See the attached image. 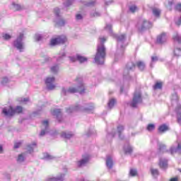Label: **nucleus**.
<instances>
[{
    "instance_id": "nucleus-1",
    "label": "nucleus",
    "mask_w": 181,
    "mask_h": 181,
    "mask_svg": "<svg viewBox=\"0 0 181 181\" xmlns=\"http://www.w3.org/2000/svg\"><path fill=\"white\" fill-rule=\"evenodd\" d=\"M84 91H86V87L84 86V83H83V79L81 78H77L74 86H70L67 89L62 88V94L63 95H67V94H74V93L83 94Z\"/></svg>"
},
{
    "instance_id": "nucleus-2",
    "label": "nucleus",
    "mask_w": 181,
    "mask_h": 181,
    "mask_svg": "<svg viewBox=\"0 0 181 181\" xmlns=\"http://www.w3.org/2000/svg\"><path fill=\"white\" fill-rule=\"evenodd\" d=\"M107 38L102 37H99V44L98 45L97 52L95 56V63L96 64H103L105 61V47L104 43Z\"/></svg>"
},
{
    "instance_id": "nucleus-3",
    "label": "nucleus",
    "mask_w": 181,
    "mask_h": 181,
    "mask_svg": "<svg viewBox=\"0 0 181 181\" xmlns=\"http://www.w3.org/2000/svg\"><path fill=\"white\" fill-rule=\"evenodd\" d=\"M94 110V105H91L89 106L81 107L80 105L76 104L74 106L69 107L66 110L68 114H71V112H77V111H83V112H88V114L93 112Z\"/></svg>"
},
{
    "instance_id": "nucleus-4",
    "label": "nucleus",
    "mask_w": 181,
    "mask_h": 181,
    "mask_svg": "<svg viewBox=\"0 0 181 181\" xmlns=\"http://www.w3.org/2000/svg\"><path fill=\"white\" fill-rule=\"evenodd\" d=\"M22 111H23V108L21 106H17L15 110H13L12 106H8L3 108L2 114H4L5 117H12V115H13L15 112L21 114Z\"/></svg>"
},
{
    "instance_id": "nucleus-5",
    "label": "nucleus",
    "mask_w": 181,
    "mask_h": 181,
    "mask_svg": "<svg viewBox=\"0 0 181 181\" xmlns=\"http://www.w3.org/2000/svg\"><path fill=\"white\" fill-rule=\"evenodd\" d=\"M23 33H20L17 38L13 42V46L19 50V52H23L25 50V43L23 42Z\"/></svg>"
},
{
    "instance_id": "nucleus-6",
    "label": "nucleus",
    "mask_w": 181,
    "mask_h": 181,
    "mask_svg": "<svg viewBox=\"0 0 181 181\" xmlns=\"http://www.w3.org/2000/svg\"><path fill=\"white\" fill-rule=\"evenodd\" d=\"M151 27L152 23L145 18H141L137 23V28L140 32H142V30H146V29H150Z\"/></svg>"
},
{
    "instance_id": "nucleus-7",
    "label": "nucleus",
    "mask_w": 181,
    "mask_h": 181,
    "mask_svg": "<svg viewBox=\"0 0 181 181\" xmlns=\"http://www.w3.org/2000/svg\"><path fill=\"white\" fill-rule=\"evenodd\" d=\"M116 37L117 39V51L122 53L124 52V49H125L127 46V45L124 44L127 35H125V34H122L120 35H117Z\"/></svg>"
},
{
    "instance_id": "nucleus-8",
    "label": "nucleus",
    "mask_w": 181,
    "mask_h": 181,
    "mask_svg": "<svg viewBox=\"0 0 181 181\" xmlns=\"http://www.w3.org/2000/svg\"><path fill=\"white\" fill-rule=\"evenodd\" d=\"M141 103H142V94L141 93V91L136 90L133 96V100L130 103V106L135 108L136 105L141 104Z\"/></svg>"
},
{
    "instance_id": "nucleus-9",
    "label": "nucleus",
    "mask_w": 181,
    "mask_h": 181,
    "mask_svg": "<svg viewBox=\"0 0 181 181\" xmlns=\"http://www.w3.org/2000/svg\"><path fill=\"white\" fill-rule=\"evenodd\" d=\"M54 13L56 15L57 18L55 19V23L57 26H64V20L60 18V9L55 8L54 9Z\"/></svg>"
},
{
    "instance_id": "nucleus-10",
    "label": "nucleus",
    "mask_w": 181,
    "mask_h": 181,
    "mask_svg": "<svg viewBox=\"0 0 181 181\" xmlns=\"http://www.w3.org/2000/svg\"><path fill=\"white\" fill-rule=\"evenodd\" d=\"M134 70H135V64L129 62L123 72L124 78H128L129 77V71H134Z\"/></svg>"
},
{
    "instance_id": "nucleus-11",
    "label": "nucleus",
    "mask_w": 181,
    "mask_h": 181,
    "mask_svg": "<svg viewBox=\"0 0 181 181\" xmlns=\"http://www.w3.org/2000/svg\"><path fill=\"white\" fill-rule=\"evenodd\" d=\"M67 42V38L65 36H61L54 39L51 40V46H56V45H63Z\"/></svg>"
},
{
    "instance_id": "nucleus-12",
    "label": "nucleus",
    "mask_w": 181,
    "mask_h": 181,
    "mask_svg": "<svg viewBox=\"0 0 181 181\" xmlns=\"http://www.w3.org/2000/svg\"><path fill=\"white\" fill-rule=\"evenodd\" d=\"M56 78L54 76H48L45 79V84L47 86V90H54L56 88V86L53 84Z\"/></svg>"
},
{
    "instance_id": "nucleus-13",
    "label": "nucleus",
    "mask_w": 181,
    "mask_h": 181,
    "mask_svg": "<svg viewBox=\"0 0 181 181\" xmlns=\"http://www.w3.org/2000/svg\"><path fill=\"white\" fill-rule=\"evenodd\" d=\"M69 60L72 63H74V62H79V63H86V62H87V57H83L80 54H77L76 57H69Z\"/></svg>"
},
{
    "instance_id": "nucleus-14",
    "label": "nucleus",
    "mask_w": 181,
    "mask_h": 181,
    "mask_svg": "<svg viewBox=\"0 0 181 181\" xmlns=\"http://www.w3.org/2000/svg\"><path fill=\"white\" fill-rule=\"evenodd\" d=\"M89 160H90V156L86 154L83 156L82 159L77 161L76 165L78 168H82V166H86V165L88 163Z\"/></svg>"
},
{
    "instance_id": "nucleus-15",
    "label": "nucleus",
    "mask_w": 181,
    "mask_h": 181,
    "mask_svg": "<svg viewBox=\"0 0 181 181\" xmlns=\"http://www.w3.org/2000/svg\"><path fill=\"white\" fill-rule=\"evenodd\" d=\"M42 127L45 129H42L40 134V136H45L47 132H49V122L47 120H45L42 122Z\"/></svg>"
},
{
    "instance_id": "nucleus-16",
    "label": "nucleus",
    "mask_w": 181,
    "mask_h": 181,
    "mask_svg": "<svg viewBox=\"0 0 181 181\" xmlns=\"http://www.w3.org/2000/svg\"><path fill=\"white\" fill-rule=\"evenodd\" d=\"M168 40V36L166 33H163L157 37V43L159 45H163Z\"/></svg>"
},
{
    "instance_id": "nucleus-17",
    "label": "nucleus",
    "mask_w": 181,
    "mask_h": 181,
    "mask_svg": "<svg viewBox=\"0 0 181 181\" xmlns=\"http://www.w3.org/2000/svg\"><path fill=\"white\" fill-rule=\"evenodd\" d=\"M52 114L57 117L59 122H62V110L60 109H54L52 110Z\"/></svg>"
},
{
    "instance_id": "nucleus-18",
    "label": "nucleus",
    "mask_w": 181,
    "mask_h": 181,
    "mask_svg": "<svg viewBox=\"0 0 181 181\" xmlns=\"http://www.w3.org/2000/svg\"><path fill=\"white\" fill-rule=\"evenodd\" d=\"M177 112V121L178 124H181V105L178 104L175 109Z\"/></svg>"
},
{
    "instance_id": "nucleus-19",
    "label": "nucleus",
    "mask_w": 181,
    "mask_h": 181,
    "mask_svg": "<svg viewBox=\"0 0 181 181\" xmlns=\"http://www.w3.org/2000/svg\"><path fill=\"white\" fill-rule=\"evenodd\" d=\"M106 166L107 169H112V166H114V162L110 156H108L106 158Z\"/></svg>"
},
{
    "instance_id": "nucleus-20",
    "label": "nucleus",
    "mask_w": 181,
    "mask_h": 181,
    "mask_svg": "<svg viewBox=\"0 0 181 181\" xmlns=\"http://www.w3.org/2000/svg\"><path fill=\"white\" fill-rule=\"evenodd\" d=\"M61 136L65 139H70V138H73L74 136V134L71 132H62L61 133Z\"/></svg>"
},
{
    "instance_id": "nucleus-21",
    "label": "nucleus",
    "mask_w": 181,
    "mask_h": 181,
    "mask_svg": "<svg viewBox=\"0 0 181 181\" xmlns=\"http://www.w3.org/2000/svg\"><path fill=\"white\" fill-rule=\"evenodd\" d=\"M160 169H167L168 168V160L163 158L160 160V163H159Z\"/></svg>"
},
{
    "instance_id": "nucleus-22",
    "label": "nucleus",
    "mask_w": 181,
    "mask_h": 181,
    "mask_svg": "<svg viewBox=\"0 0 181 181\" xmlns=\"http://www.w3.org/2000/svg\"><path fill=\"white\" fill-rule=\"evenodd\" d=\"M64 174H61L57 177H49L47 180V181H63L64 180Z\"/></svg>"
},
{
    "instance_id": "nucleus-23",
    "label": "nucleus",
    "mask_w": 181,
    "mask_h": 181,
    "mask_svg": "<svg viewBox=\"0 0 181 181\" xmlns=\"http://www.w3.org/2000/svg\"><path fill=\"white\" fill-rule=\"evenodd\" d=\"M132 151H133L132 146H131V145H129V144L127 143L124 145V151L125 153L131 154V153H132Z\"/></svg>"
},
{
    "instance_id": "nucleus-24",
    "label": "nucleus",
    "mask_w": 181,
    "mask_h": 181,
    "mask_svg": "<svg viewBox=\"0 0 181 181\" xmlns=\"http://www.w3.org/2000/svg\"><path fill=\"white\" fill-rule=\"evenodd\" d=\"M115 104H117V100H115V98L110 99L107 103L108 109L112 110V108H114Z\"/></svg>"
},
{
    "instance_id": "nucleus-25",
    "label": "nucleus",
    "mask_w": 181,
    "mask_h": 181,
    "mask_svg": "<svg viewBox=\"0 0 181 181\" xmlns=\"http://www.w3.org/2000/svg\"><path fill=\"white\" fill-rule=\"evenodd\" d=\"M166 131H169V127L166 124L160 125L158 127V132L160 134H163V133L166 132Z\"/></svg>"
},
{
    "instance_id": "nucleus-26",
    "label": "nucleus",
    "mask_w": 181,
    "mask_h": 181,
    "mask_svg": "<svg viewBox=\"0 0 181 181\" xmlns=\"http://www.w3.org/2000/svg\"><path fill=\"white\" fill-rule=\"evenodd\" d=\"M11 9L13 11H21L22 10V6L15 2H13L11 5Z\"/></svg>"
},
{
    "instance_id": "nucleus-27",
    "label": "nucleus",
    "mask_w": 181,
    "mask_h": 181,
    "mask_svg": "<svg viewBox=\"0 0 181 181\" xmlns=\"http://www.w3.org/2000/svg\"><path fill=\"white\" fill-rule=\"evenodd\" d=\"M42 159H45V160H53V159H54V156H53L47 153H45L43 154Z\"/></svg>"
},
{
    "instance_id": "nucleus-28",
    "label": "nucleus",
    "mask_w": 181,
    "mask_h": 181,
    "mask_svg": "<svg viewBox=\"0 0 181 181\" xmlns=\"http://www.w3.org/2000/svg\"><path fill=\"white\" fill-rule=\"evenodd\" d=\"M50 71L52 74H57V73H59V65L56 64L51 66Z\"/></svg>"
},
{
    "instance_id": "nucleus-29",
    "label": "nucleus",
    "mask_w": 181,
    "mask_h": 181,
    "mask_svg": "<svg viewBox=\"0 0 181 181\" xmlns=\"http://www.w3.org/2000/svg\"><path fill=\"white\" fill-rule=\"evenodd\" d=\"M124 127L123 125H119L117 126V132L119 134V138H120V139H123L124 136H121L122 132H124Z\"/></svg>"
},
{
    "instance_id": "nucleus-30",
    "label": "nucleus",
    "mask_w": 181,
    "mask_h": 181,
    "mask_svg": "<svg viewBox=\"0 0 181 181\" xmlns=\"http://www.w3.org/2000/svg\"><path fill=\"white\" fill-rule=\"evenodd\" d=\"M136 66L137 67H139V70H141V71L143 70H145V63L142 61H139L136 62Z\"/></svg>"
},
{
    "instance_id": "nucleus-31",
    "label": "nucleus",
    "mask_w": 181,
    "mask_h": 181,
    "mask_svg": "<svg viewBox=\"0 0 181 181\" xmlns=\"http://www.w3.org/2000/svg\"><path fill=\"white\" fill-rule=\"evenodd\" d=\"M25 161V153L19 154L17 158V162L18 163H22V162Z\"/></svg>"
},
{
    "instance_id": "nucleus-32",
    "label": "nucleus",
    "mask_w": 181,
    "mask_h": 181,
    "mask_svg": "<svg viewBox=\"0 0 181 181\" xmlns=\"http://www.w3.org/2000/svg\"><path fill=\"white\" fill-rule=\"evenodd\" d=\"M129 11L132 13H135V12H138V6H135V5H132L130 6L129 7Z\"/></svg>"
},
{
    "instance_id": "nucleus-33",
    "label": "nucleus",
    "mask_w": 181,
    "mask_h": 181,
    "mask_svg": "<svg viewBox=\"0 0 181 181\" xmlns=\"http://www.w3.org/2000/svg\"><path fill=\"white\" fill-rule=\"evenodd\" d=\"M63 57H66V52L64 51H62L59 53V56L57 59V62H60L62 60H63Z\"/></svg>"
},
{
    "instance_id": "nucleus-34",
    "label": "nucleus",
    "mask_w": 181,
    "mask_h": 181,
    "mask_svg": "<svg viewBox=\"0 0 181 181\" xmlns=\"http://www.w3.org/2000/svg\"><path fill=\"white\" fill-rule=\"evenodd\" d=\"M163 86V83L162 82H156L155 86H153L154 90H160L162 89V86Z\"/></svg>"
},
{
    "instance_id": "nucleus-35",
    "label": "nucleus",
    "mask_w": 181,
    "mask_h": 181,
    "mask_svg": "<svg viewBox=\"0 0 181 181\" xmlns=\"http://www.w3.org/2000/svg\"><path fill=\"white\" fill-rule=\"evenodd\" d=\"M153 15L154 16H159L160 15V10L159 8H153L152 9Z\"/></svg>"
},
{
    "instance_id": "nucleus-36",
    "label": "nucleus",
    "mask_w": 181,
    "mask_h": 181,
    "mask_svg": "<svg viewBox=\"0 0 181 181\" xmlns=\"http://www.w3.org/2000/svg\"><path fill=\"white\" fill-rule=\"evenodd\" d=\"M173 40L174 42H177V43H181V35L179 34H175L173 36Z\"/></svg>"
},
{
    "instance_id": "nucleus-37",
    "label": "nucleus",
    "mask_w": 181,
    "mask_h": 181,
    "mask_svg": "<svg viewBox=\"0 0 181 181\" xmlns=\"http://www.w3.org/2000/svg\"><path fill=\"white\" fill-rule=\"evenodd\" d=\"M147 131H148L149 132H152V131H153L155 129V124H148L147 127H146Z\"/></svg>"
},
{
    "instance_id": "nucleus-38",
    "label": "nucleus",
    "mask_w": 181,
    "mask_h": 181,
    "mask_svg": "<svg viewBox=\"0 0 181 181\" xmlns=\"http://www.w3.org/2000/svg\"><path fill=\"white\" fill-rule=\"evenodd\" d=\"M151 175L154 176V177H156L159 175V171L158 170V169L151 168Z\"/></svg>"
},
{
    "instance_id": "nucleus-39",
    "label": "nucleus",
    "mask_w": 181,
    "mask_h": 181,
    "mask_svg": "<svg viewBox=\"0 0 181 181\" xmlns=\"http://www.w3.org/2000/svg\"><path fill=\"white\" fill-rule=\"evenodd\" d=\"M174 54L177 57H179V56H181V49L180 48H175L174 49Z\"/></svg>"
},
{
    "instance_id": "nucleus-40",
    "label": "nucleus",
    "mask_w": 181,
    "mask_h": 181,
    "mask_svg": "<svg viewBox=\"0 0 181 181\" xmlns=\"http://www.w3.org/2000/svg\"><path fill=\"white\" fill-rule=\"evenodd\" d=\"M1 84H3V86H5V84H7V83H9V78H8V77L6 76L3 77L1 78Z\"/></svg>"
},
{
    "instance_id": "nucleus-41",
    "label": "nucleus",
    "mask_w": 181,
    "mask_h": 181,
    "mask_svg": "<svg viewBox=\"0 0 181 181\" xmlns=\"http://www.w3.org/2000/svg\"><path fill=\"white\" fill-rule=\"evenodd\" d=\"M18 101L20 103H22L23 104H26V103H28L29 98H18Z\"/></svg>"
},
{
    "instance_id": "nucleus-42",
    "label": "nucleus",
    "mask_w": 181,
    "mask_h": 181,
    "mask_svg": "<svg viewBox=\"0 0 181 181\" xmlns=\"http://www.w3.org/2000/svg\"><path fill=\"white\" fill-rule=\"evenodd\" d=\"M158 148L160 151H162L163 152L165 151V149H166V146L162 143H158Z\"/></svg>"
},
{
    "instance_id": "nucleus-43",
    "label": "nucleus",
    "mask_w": 181,
    "mask_h": 181,
    "mask_svg": "<svg viewBox=\"0 0 181 181\" xmlns=\"http://www.w3.org/2000/svg\"><path fill=\"white\" fill-rule=\"evenodd\" d=\"M33 146H36V144H33V145H30L27 147V150L30 153H32V152H33Z\"/></svg>"
},
{
    "instance_id": "nucleus-44",
    "label": "nucleus",
    "mask_w": 181,
    "mask_h": 181,
    "mask_svg": "<svg viewBox=\"0 0 181 181\" xmlns=\"http://www.w3.org/2000/svg\"><path fill=\"white\" fill-rule=\"evenodd\" d=\"M171 100H172V101H178L179 100V96H177V93L173 94Z\"/></svg>"
},
{
    "instance_id": "nucleus-45",
    "label": "nucleus",
    "mask_w": 181,
    "mask_h": 181,
    "mask_svg": "<svg viewBox=\"0 0 181 181\" xmlns=\"http://www.w3.org/2000/svg\"><path fill=\"white\" fill-rule=\"evenodd\" d=\"M85 5L86 6H95V1H89L88 2L86 3Z\"/></svg>"
},
{
    "instance_id": "nucleus-46",
    "label": "nucleus",
    "mask_w": 181,
    "mask_h": 181,
    "mask_svg": "<svg viewBox=\"0 0 181 181\" xmlns=\"http://www.w3.org/2000/svg\"><path fill=\"white\" fill-rule=\"evenodd\" d=\"M159 60V58L156 57V55H153L151 57V62L152 63H156V62H158Z\"/></svg>"
},
{
    "instance_id": "nucleus-47",
    "label": "nucleus",
    "mask_w": 181,
    "mask_h": 181,
    "mask_svg": "<svg viewBox=\"0 0 181 181\" xmlns=\"http://www.w3.org/2000/svg\"><path fill=\"white\" fill-rule=\"evenodd\" d=\"M42 35L40 34H36L35 36V39L37 42H39L42 40Z\"/></svg>"
},
{
    "instance_id": "nucleus-48",
    "label": "nucleus",
    "mask_w": 181,
    "mask_h": 181,
    "mask_svg": "<svg viewBox=\"0 0 181 181\" xmlns=\"http://www.w3.org/2000/svg\"><path fill=\"white\" fill-rule=\"evenodd\" d=\"M21 145H22V142H16L14 144V149H18V148H21Z\"/></svg>"
},
{
    "instance_id": "nucleus-49",
    "label": "nucleus",
    "mask_w": 181,
    "mask_h": 181,
    "mask_svg": "<svg viewBox=\"0 0 181 181\" xmlns=\"http://www.w3.org/2000/svg\"><path fill=\"white\" fill-rule=\"evenodd\" d=\"M129 173H130L131 176H136V170L132 169V170H130Z\"/></svg>"
},
{
    "instance_id": "nucleus-50",
    "label": "nucleus",
    "mask_w": 181,
    "mask_h": 181,
    "mask_svg": "<svg viewBox=\"0 0 181 181\" xmlns=\"http://www.w3.org/2000/svg\"><path fill=\"white\" fill-rule=\"evenodd\" d=\"M106 30H108L109 32H111V29H112V25H111V24H107L106 26H105V28Z\"/></svg>"
},
{
    "instance_id": "nucleus-51",
    "label": "nucleus",
    "mask_w": 181,
    "mask_h": 181,
    "mask_svg": "<svg viewBox=\"0 0 181 181\" xmlns=\"http://www.w3.org/2000/svg\"><path fill=\"white\" fill-rule=\"evenodd\" d=\"M64 6H70L71 5V0H67L64 3Z\"/></svg>"
},
{
    "instance_id": "nucleus-52",
    "label": "nucleus",
    "mask_w": 181,
    "mask_h": 181,
    "mask_svg": "<svg viewBox=\"0 0 181 181\" xmlns=\"http://www.w3.org/2000/svg\"><path fill=\"white\" fill-rule=\"evenodd\" d=\"M3 37L5 40H9V39H11V35H9V34H5L4 35H3Z\"/></svg>"
},
{
    "instance_id": "nucleus-53",
    "label": "nucleus",
    "mask_w": 181,
    "mask_h": 181,
    "mask_svg": "<svg viewBox=\"0 0 181 181\" xmlns=\"http://www.w3.org/2000/svg\"><path fill=\"white\" fill-rule=\"evenodd\" d=\"M76 18L77 21H81V19H83V16H81V14H76Z\"/></svg>"
},
{
    "instance_id": "nucleus-54",
    "label": "nucleus",
    "mask_w": 181,
    "mask_h": 181,
    "mask_svg": "<svg viewBox=\"0 0 181 181\" xmlns=\"http://www.w3.org/2000/svg\"><path fill=\"white\" fill-rule=\"evenodd\" d=\"M175 9H176V11H178L179 12H181V4H177L175 6Z\"/></svg>"
},
{
    "instance_id": "nucleus-55",
    "label": "nucleus",
    "mask_w": 181,
    "mask_h": 181,
    "mask_svg": "<svg viewBox=\"0 0 181 181\" xmlns=\"http://www.w3.org/2000/svg\"><path fill=\"white\" fill-rule=\"evenodd\" d=\"M93 131L89 130L88 133H86V136H90V135L93 134Z\"/></svg>"
},
{
    "instance_id": "nucleus-56",
    "label": "nucleus",
    "mask_w": 181,
    "mask_h": 181,
    "mask_svg": "<svg viewBox=\"0 0 181 181\" xmlns=\"http://www.w3.org/2000/svg\"><path fill=\"white\" fill-rule=\"evenodd\" d=\"M169 181H179V178L177 177H173V178L170 179Z\"/></svg>"
},
{
    "instance_id": "nucleus-57",
    "label": "nucleus",
    "mask_w": 181,
    "mask_h": 181,
    "mask_svg": "<svg viewBox=\"0 0 181 181\" xmlns=\"http://www.w3.org/2000/svg\"><path fill=\"white\" fill-rule=\"evenodd\" d=\"M101 14L99 12H95V13L93 14V16L97 17L100 16Z\"/></svg>"
},
{
    "instance_id": "nucleus-58",
    "label": "nucleus",
    "mask_w": 181,
    "mask_h": 181,
    "mask_svg": "<svg viewBox=\"0 0 181 181\" xmlns=\"http://www.w3.org/2000/svg\"><path fill=\"white\" fill-rule=\"evenodd\" d=\"M168 5H169V6H172L173 5V1H169Z\"/></svg>"
},
{
    "instance_id": "nucleus-59",
    "label": "nucleus",
    "mask_w": 181,
    "mask_h": 181,
    "mask_svg": "<svg viewBox=\"0 0 181 181\" xmlns=\"http://www.w3.org/2000/svg\"><path fill=\"white\" fill-rule=\"evenodd\" d=\"M2 152H4V148L2 146H0V153H2Z\"/></svg>"
},
{
    "instance_id": "nucleus-60",
    "label": "nucleus",
    "mask_w": 181,
    "mask_h": 181,
    "mask_svg": "<svg viewBox=\"0 0 181 181\" xmlns=\"http://www.w3.org/2000/svg\"><path fill=\"white\" fill-rule=\"evenodd\" d=\"M110 4H111V1H107L105 3V5H110Z\"/></svg>"
},
{
    "instance_id": "nucleus-61",
    "label": "nucleus",
    "mask_w": 181,
    "mask_h": 181,
    "mask_svg": "<svg viewBox=\"0 0 181 181\" xmlns=\"http://www.w3.org/2000/svg\"><path fill=\"white\" fill-rule=\"evenodd\" d=\"M150 67H153V66L152 65V63L150 64Z\"/></svg>"
},
{
    "instance_id": "nucleus-62",
    "label": "nucleus",
    "mask_w": 181,
    "mask_h": 181,
    "mask_svg": "<svg viewBox=\"0 0 181 181\" xmlns=\"http://www.w3.org/2000/svg\"><path fill=\"white\" fill-rule=\"evenodd\" d=\"M120 93H122V88H120Z\"/></svg>"
},
{
    "instance_id": "nucleus-63",
    "label": "nucleus",
    "mask_w": 181,
    "mask_h": 181,
    "mask_svg": "<svg viewBox=\"0 0 181 181\" xmlns=\"http://www.w3.org/2000/svg\"><path fill=\"white\" fill-rule=\"evenodd\" d=\"M112 136H114V134H112Z\"/></svg>"
},
{
    "instance_id": "nucleus-64",
    "label": "nucleus",
    "mask_w": 181,
    "mask_h": 181,
    "mask_svg": "<svg viewBox=\"0 0 181 181\" xmlns=\"http://www.w3.org/2000/svg\"><path fill=\"white\" fill-rule=\"evenodd\" d=\"M132 135H134V134H132Z\"/></svg>"
}]
</instances>
